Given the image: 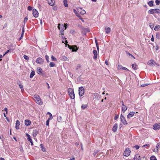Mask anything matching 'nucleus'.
I'll return each instance as SVG.
<instances>
[{
  "label": "nucleus",
  "mask_w": 160,
  "mask_h": 160,
  "mask_svg": "<svg viewBox=\"0 0 160 160\" xmlns=\"http://www.w3.org/2000/svg\"><path fill=\"white\" fill-rule=\"evenodd\" d=\"M68 25L67 23H64V24L60 23L59 24L58 28L60 30V32L62 33L64 30L66 29Z\"/></svg>",
  "instance_id": "nucleus-1"
},
{
  "label": "nucleus",
  "mask_w": 160,
  "mask_h": 160,
  "mask_svg": "<svg viewBox=\"0 0 160 160\" xmlns=\"http://www.w3.org/2000/svg\"><path fill=\"white\" fill-rule=\"evenodd\" d=\"M148 13L153 15L155 13L160 14V9L158 8L151 9L148 11Z\"/></svg>",
  "instance_id": "nucleus-2"
},
{
  "label": "nucleus",
  "mask_w": 160,
  "mask_h": 160,
  "mask_svg": "<svg viewBox=\"0 0 160 160\" xmlns=\"http://www.w3.org/2000/svg\"><path fill=\"white\" fill-rule=\"evenodd\" d=\"M68 91L71 99H74L75 97L74 90L71 88H69Z\"/></svg>",
  "instance_id": "nucleus-3"
},
{
  "label": "nucleus",
  "mask_w": 160,
  "mask_h": 160,
  "mask_svg": "<svg viewBox=\"0 0 160 160\" xmlns=\"http://www.w3.org/2000/svg\"><path fill=\"white\" fill-rule=\"evenodd\" d=\"M37 73L40 75H41L42 76L44 77L45 75V74L44 73V71L42 70V68L40 67H38L37 68Z\"/></svg>",
  "instance_id": "nucleus-4"
},
{
  "label": "nucleus",
  "mask_w": 160,
  "mask_h": 160,
  "mask_svg": "<svg viewBox=\"0 0 160 160\" xmlns=\"http://www.w3.org/2000/svg\"><path fill=\"white\" fill-rule=\"evenodd\" d=\"M131 151L130 148H127L125 149L123 153V155L126 157H128L130 155V154Z\"/></svg>",
  "instance_id": "nucleus-5"
},
{
  "label": "nucleus",
  "mask_w": 160,
  "mask_h": 160,
  "mask_svg": "<svg viewBox=\"0 0 160 160\" xmlns=\"http://www.w3.org/2000/svg\"><path fill=\"white\" fill-rule=\"evenodd\" d=\"M84 93V89L82 87H80L79 88V94L80 96H82Z\"/></svg>",
  "instance_id": "nucleus-6"
},
{
  "label": "nucleus",
  "mask_w": 160,
  "mask_h": 160,
  "mask_svg": "<svg viewBox=\"0 0 160 160\" xmlns=\"http://www.w3.org/2000/svg\"><path fill=\"white\" fill-rule=\"evenodd\" d=\"M120 119L122 123L124 125L128 124V122H127L125 118L122 115V114H121L120 115Z\"/></svg>",
  "instance_id": "nucleus-7"
},
{
  "label": "nucleus",
  "mask_w": 160,
  "mask_h": 160,
  "mask_svg": "<svg viewBox=\"0 0 160 160\" xmlns=\"http://www.w3.org/2000/svg\"><path fill=\"white\" fill-rule=\"evenodd\" d=\"M36 99L35 101L37 103L39 104V105H42V102L41 101V99L38 95H37L36 97H35Z\"/></svg>",
  "instance_id": "nucleus-8"
},
{
  "label": "nucleus",
  "mask_w": 160,
  "mask_h": 160,
  "mask_svg": "<svg viewBox=\"0 0 160 160\" xmlns=\"http://www.w3.org/2000/svg\"><path fill=\"white\" fill-rule=\"evenodd\" d=\"M153 128L155 130H159L160 128V123L155 124L153 126Z\"/></svg>",
  "instance_id": "nucleus-9"
},
{
  "label": "nucleus",
  "mask_w": 160,
  "mask_h": 160,
  "mask_svg": "<svg viewBox=\"0 0 160 160\" xmlns=\"http://www.w3.org/2000/svg\"><path fill=\"white\" fill-rule=\"evenodd\" d=\"M47 114L50 115V116L49 118L47 120L46 122V126H48L49 125V121L50 120L52 119L53 117H52V114L50 112H47Z\"/></svg>",
  "instance_id": "nucleus-10"
},
{
  "label": "nucleus",
  "mask_w": 160,
  "mask_h": 160,
  "mask_svg": "<svg viewBox=\"0 0 160 160\" xmlns=\"http://www.w3.org/2000/svg\"><path fill=\"white\" fill-rule=\"evenodd\" d=\"M37 63L39 64H42L44 62V60L40 57L38 58L36 60Z\"/></svg>",
  "instance_id": "nucleus-11"
},
{
  "label": "nucleus",
  "mask_w": 160,
  "mask_h": 160,
  "mask_svg": "<svg viewBox=\"0 0 160 160\" xmlns=\"http://www.w3.org/2000/svg\"><path fill=\"white\" fill-rule=\"evenodd\" d=\"M32 14L35 18H36L38 17V11L35 9H34L32 10Z\"/></svg>",
  "instance_id": "nucleus-12"
},
{
  "label": "nucleus",
  "mask_w": 160,
  "mask_h": 160,
  "mask_svg": "<svg viewBox=\"0 0 160 160\" xmlns=\"http://www.w3.org/2000/svg\"><path fill=\"white\" fill-rule=\"evenodd\" d=\"M26 136H27V139L31 143V145L32 146H33V142L32 141V140L30 136L28 134V133L26 134Z\"/></svg>",
  "instance_id": "nucleus-13"
},
{
  "label": "nucleus",
  "mask_w": 160,
  "mask_h": 160,
  "mask_svg": "<svg viewBox=\"0 0 160 160\" xmlns=\"http://www.w3.org/2000/svg\"><path fill=\"white\" fill-rule=\"evenodd\" d=\"M118 128V124L116 123L113 126L112 128V131L114 132H115L117 131Z\"/></svg>",
  "instance_id": "nucleus-14"
},
{
  "label": "nucleus",
  "mask_w": 160,
  "mask_h": 160,
  "mask_svg": "<svg viewBox=\"0 0 160 160\" xmlns=\"http://www.w3.org/2000/svg\"><path fill=\"white\" fill-rule=\"evenodd\" d=\"M122 110L123 112L124 113L127 110V107L123 103L122 104Z\"/></svg>",
  "instance_id": "nucleus-15"
},
{
  "label": "nucleus",
  "mask_w": 160,
  "mask_h": 160,
  "mask_svg": "<svg viewBox=\"0 0 160 160\" xmlns=\"http://www.w3.org/2000/svg\"><path fill=\"white\" fill-rule=\"evenodd\" d=\"M135 114V112H131L130 113H129L128 114L127 116V118H130L132 117L134 114Z\"/></svg>",
  "instance_id": "nucleus-16"
},
{
  "label": "nucleus",
  "mask_w": 160,
  "mask_h": 160,
  "mask_svg": "<svg viewBox=\"0 0 160 160\" xmlns=\"http://www.w3.org/2000/svg\"><path fill=\"white\" fill-rule=\"evenodd\" d=\"M72 48L71 49L72 52H76L78 48H77V46L76 45H72Z\"/></svg>",
  "instance_id": "nucleus-17"
},
{
  "label": "nucleus",
  "mask_w": 160,
  "mask_h": 160,
  "mask_svg": "<svg viewBox=\"0 0 160 160\" xmlns=\"http://www.w3.org/2000/svg\"><path fill=\"white\" fill-rule=\"evenodd\" d=\"M73 10L74 12V13H75L76 15L80 19H82V18L81 16H80V14L79 13H78L77 12V11L76 10V9H74Z\"/></svg>",
  "instance_id": "nucleus-18"
},
{
  "label": "nucleus",
  "mask_w": 160,
  "mask_h": 160,
  "mask_svg": "<svg viewBox=\"0 0 160 160\" xmlns=\"http://www.w3.org/2000/svg\"><path fill=\"white\" fill-rule=\"evenodd\" d=\"M48 4L51 6L54 5V0H48Z\"/></svg>",
  "instance_id": "nucleus-19"
},
{
  "label": "nucleus",
  "mask_w": 160,
  "mask_h": 160,
  "mask_svg": "<svg viewBox=\"0 0 160 160\" xmlns=\"http://www.w3.org/2000/svg\"><path fill=\"white\" fill-rule=\"evenodd\" d=\"M148 4L150 7H153L154 6L153 1L151 0L148 2Z\"/></svg>",
  "instance_id": "nucleus-20"
},
{
  "label": "nucleus",
  "mask_w": 160,
  "mask_h": 160,
  "mask_svg": "<svg viewBox=\"0 0 160 160\" xmlns=\"http://www.w3.org/2000/svg\"><path fill=\"white\" fill-rule=\"evenodd\" d=\"M20 125V122L18 120L16 121L15 128L16 129H18L19 128V126Z\"/></svg>",
  "instance_id": "nucleus-21"
},
{
  "label": "nucleus",
  "mask_w": 160,
  "mask_h": 160,
  "mask_svg": "<svg viewBox=\"0 0 160 160\" xmlns=\"http://www.w3.org/2000/svg\"><path fill=\"white\" fill-rule=\"evenodd\" d=\"M31 123V122L30 120H25V124L26 126L29 125Z\"/></svg>",
  "instance_id": "nucleus-22"
},
{
  "label": "nucleus",
  "mask_w": 160,
  "mask_h": 160,
  "mask_svg": "<svg viewBox=\"0 0 160 160\" xmlns=\"http://www.w3.org/2000/svg\"><path fill=\"white\" fill-rule=\"evenodd\" d=\"M134 160H140L141 159L140 156L138 154H136L134 158Z\"/></svg>",
  "instance_id": "nucleus-23"
},
{
  "label": "nucleus",
  "mask_w": 160,
  "mask_h": 160,
  "mask_svg": "<svg viewBox=\"0 0 160 160\" xmlns=\"http://www.w3.org/2000/svg\"><path fill=\"white\" fill-rule=\"evenodd\" d=\"M38 133V132L35 129L33 130L32 132V135L34 137H35Z\"/></svg>",
  "instance_id": "nucleus-24"
},
{
  "label": "nucleus",
  "mask_w": 160,
  "mask_h": 160,
  "mask_svg": "<svg viewBox=\"0 0 160 160\" xmlns=\"http://www.w3.org/2000/svg\"><path fill=\"white\" fill-rule=\"evenodd\" d=\"M154 63H155L152 60H149L148 63V64L150 66H153L154 65Z\"/></svg>",
  "instance_id": "nucleus-25"
},
{
  "label": "nucleus",
  "mask_w": 160,
  "mask_h": 160,
  "mask_svg": "<svg viewBox=\"0 0 160 160\" xmlns=\"http://www.w3.org/2000/svg\"><path fill=\"white\" fill-rule=\"evenodd\" d=\"M105 31L107 34H108L110 33L111 31V29L110 28L108 27L105 28Z\"/></svg>",
  "instance_id": "nucleus-26"
},
{
  "label": "nucleus",
  "mask_w": 160,
  "mask_h": 160,
  "mask_svg": "<svg viewBox=\"0 0 160 160\" xmlns=\"http://www.w3.org/2000/svg\"><path fill=\"white\" fill-rule=\"evenodd\" d=\"M132 68H133V69L135 70H137L138 68V66L137 64H135H135L133 63L132 64Z\"/></svg>",
  "instance_id": "nucleus-27"
},
{
  "label": "nucleus",
  "mask_w": 160,
  "mask_h": 160,
  "mask_svg": "<svg viewBox=\"0 0 160 160\" xmlns=\"http://www.w3.org/2000/svg\"><path fill=\"white\" fill-rule=\"evenodd\" d=\"M20 81H18V82L17 83V84L19 85V88L21 89V90L22 91V90H23V86L21 84H20Z\"/></svg>",
  "instance_id": "nucleus-28"
},
{
  "label": "nucleus",
  "mask_w": 160,
  "mask_h": 160,
  "mask_svg": "<svg viewBox=\"0 0 160 160\" xmlns=\"http://www.w3.org/2000/svg\"><path fill=\"white\" fill-rule=\"evenodd\" d=\"M158 30H160V25L157 24L154 28V30L155 31H157Z\"/></svg>",
  "instance_id": "nucleus-29"
},
{
  "label": "nucleus",
  "mask_w": 160,
  "mask_h": 160,
  "mask_svg": "<svg viewBox=\"0 0 160 160\" xmlns=\"http://www.w3.org/2000/svg\"><path fill=\"white\" fill-rule=\"evenodd\" d=\"M35 72L34 71H32L30 74V78H32L35 75Z\"/></svg>",
  "instance_id": "nucleus-30"
},
{
  "label": "nucleus",
  "mask_w": 160,
  "mask_h": 160,
  "mask_svg": "<svg viewBox=\"0 0 160 160\" xmlns=\"http://www.w3.org/2000/svg\"><path fill=\"white\" fill-rule=\"evenodd\" d=\"M24 33V26L23 25L22 26V32L21 37L22 38L23 37V34Z\"/></svg>",
  "instance_id": "nucleus-31"
},
{
  "label": "nucleus",
  "mask_w": 160,
  "mask_h": 160,
  "mask_svg": "<svg viewBox=\"0 0 160 160\" xmlns=\"http://www.w3.org/2000/svg\"><path fill=\"white\" fill-rule=\"evenodd\" d=\"M64 5L65 7H67L68 6V1L67 0H63Z\"/></svg>",
  "instance_id": "nucleus-32"
},
{
  "label": "nucleus",
  "mask_w": 160,
  "mask_h": 160,
  "mask_svg": "<svg viewBox=\"0 0 160 160\" xmlns=\"http://www.w3.org/2000/svg\"><path fill=\"white\" fill-rule=\"evenodd\" d=\"M88 107L87 104H82L81 106L82 109L84 110Z\"/></svg>",
  "instance_id": "nucleus-33"
},
{
  "label": "nucleus",
  "mask_w": 160,
  "mask_h": 160,
  "mask_svg": "<svg viewBox=\"0 0 160 160\" xmlns=\"http://www.w3.org/2000/svg\"><path fill=\"white\" fill-rule=\"evenodd\" d=\"M55 64L53 62H51L49 64L50 67H52L55 66Z\"/></svg>",
  "instance_id": "nucleus-34"
},
{
  "label": "nucleus",
  "mask_w": 160,
  "mask_h": 160,
  "mask_svg": "<svg viewBox=\"0 0 160 160\" xmlns=\"http://www.w3.org/2000/svg\"><path fill=\"white\" fill-rule=\"evenodd\" d=\"M150 160H157V159L154 156H152L150 157Z\"/></svg>",
  "instance_id": "nucleus-35"
},
{
  "label": "nucleus",
  "mask_w": 160,
  "mask_h": 160,
  "mask_svg": "<svg viewBox=\"0 0 160 160\" xmlns=\"http://www.w3.org/2000/svg\"><path fill=\"white\" fill-rule=\"evenodd\" d=\"M149 26L152 29L154 26V25L153 23H149Z\"/></svg>",
  "instance_id": "nucleus-36"
},
{
  "label": "nucleus",
  "mask_w": 160,
  "mask_h": 160,
  "mask_svg": "<svg viewBox=\"0 0 160 160\" xmlns=\"http://www.w3.org/2000/svg\"><path fill=\"white\" fill-rule=\"evenodd\" d=\"M126 52L127 55H129L130 56H131L133 58L135 59V57L131 54H130V53L128 52V51H126Z\"/></svg>",
  "instance_id": "nucleus-37"
},
{
  "label": "nucleus",
  "mask_w": 160,
  "mask_h": 160,
  "mask_svg": "<svg viewBox=\"0 0 160 160\" xmlns=\"http://www.w3.org/2000/svg\"><path fill=\"white\" fill-rule=\"evenodd\" d=\"M156 38L158 39H160V33L158 32L156 33Z\"/></svg>",
  "instance_id": "nucleus-38"
},
{
  "label": "nucleus",
  "mask_w": 160,
  "mask_h": 160,
  "mask_svg": "<svg viewBox=\"0 0 160 160\" xmlns=\"http://www.w3.org/2000/svg\"><path fill=\"white\" fill-rule=\"evenodd\" d=\"M28 20V17L27 16L25 17L24 18V21H23V23L24 24V25H25V23L27 22V20Z\"/></svg>",
  "instance_id": "nucleus-39"
},
{
  "label": "nucleus",
  "mask_w": 160,
  "mask_h": 160,
  "mask_svg": "<svg viewBox=\"0 0 160 160\" xmlns=\"http://www.w3.org/2000/svg\"><path fill=\"white\" fill-rule=\"evenodd\" d=\"M83 31H84L86 32H90L89 29L87 28H84L83 29Z\"/></svg>",
  "instance_id": "nucleus-40"
},
{
  "label": "nucleus",
  "mask_w": 160,
  "mask_h": 160,
  "mask_svg": "<svg viewBox=\"0 0 160 160\" xmlns=\"http://www.w3.org/2000/svg\"><path fill=\"white\" fill-rule=\"evenodd\" d=\"M62 59L64 61H67L68 59L67 57L65 56H62Z\"/></svg>",
  "instance_id": "nucleus-41"
},
{
  "label": "nucleus",
  "mask_w": 160,
  "mask_h": 160,
  "mask_svg": "<svg viewBox=\"0 0 160 160\" xmlns=\"http://www.w3.org/2000/svg\"><path fill=\"white\" fill-rule=\"evenodd\" d=\"M45 57L47 62H49V58L48 56L46 55H45Z\"/></svg>",
  "instance_id": "nucleus-42"
},
{
  "label": "nucleus",
  "mask_w": 160,
  "mask_h": 160,
  "mask_svg": "<svg viewBox=\"0 0 160 160\" xmlns=\"http://www.w3.org/2000/svg\"><path fill=\"white\" fill-rule=\"evenodd\" d=\"M123 67L120 65H118V69H122Z\"/></svg>",
  "instance_id": "nucleus-43"
},
{
  "label": "nucleus",
  "mask_w": 160,
  "mask_h": 160,
  "mask_svg": "<svg viewBox=\"0 0 160 160\" xmlns=\"http://www.w3.org/2000/svg\"><path fill=\"white\" fill-rule=\"evenodd\" d=\"M51 59L52 61H57V59L55 57H54L52 55L51 56Z\"/></svg>",
  "instance_id": "nucleus-44"
},
{
  "label": "nucleus",
  "mask_w": 160,
  "mask_h": 160,
  "mask_svg": "<svg viewBox=\"0 0 160 160\" xmlns=\"http://www.w3.org/2000/svg\"><path fill=\"white\" fill-rule=\"evenodd\" d=\"M23 57L25 59L27 60H28L29 59L28 57L26 55H24L23 56Z\"/></svg>",
  "instance_id": "nucleus-45"
},
{
  "label": "nucleus",
  "mask_w": 160,
  "mask_h": 160,
  "mask_svg": "<svg viewBox=\"0 0 160 160\" xmlns=\"http://www.w3.org/2000/svg\"><path fill=\"white\" fill-rule=\"evenodd\" d=\"M61 119H62V118L60 116H59L57 117V120L58 122H61Z\"/></svg>",
  "instance_id": "nucleus-46"
},
{
  "label": "nucleus",
  "mask_w": 160,
  "mask_h": 160,
  "mask_svg": "<svg viewBox=\"0 0 160 160\" xmlns=\"http://www.w3.org/2000/svg\"><path fill=\"white\" fill-rule=\"evenodd\" d=\"M155 3L156 5H158L160 4V1L157 0L155 1Z\"/></svg>",
  "instance_id": "nucleus-47"
},
{
  "label": "nucleus",
  "mask_w": 160,
  "mask_h": 160,
  "mask_svg": "<svg viewBox=\"0 0 160 160\" xmlns=\"http://www.w3.org/2000/svg\"><path fill=\"white\" fill-rule=\"evenodd\" d=\"M32 7L31 6H28L27 8L28 10L29 11L32 10Z\"/></svg>",
  "instance_id": "nucleus-48"
},
{
  "label": "nucleus",
  "mask_w": 160,
  "mask_h": 160,
  "mask_svg": "<svg viewBox=\"0 0 160 160\" xmlns=\"http://www.w3.org/2000/svg\"><path fill=\"white\" fill-rule=\"evenodd\" d=\"M149 84H148V83H146L145 84H142L141 85V87H144L147 86Z\"/></svg>",
  "instance_id": "nucleus-49"
},
{
  "label": "nucleus",
  "mask_w": 160,
  "mask_h": 160,
  "mask_svg": "<svg viewBox=\"0 0 160 160\" xmlns=\"http://www.w3.org/2000/svg\"><path fill=\"white\" fill-rule=\"evenodd\" d=\"M80 13L81 14L83 15L86 13V11L85 10H83L82 11L80 12Z\"/></svg>",
  "instance_id": "nucleus-50"
},
{
  "label": "nucleus",
  "mask_w": 160,
  "mask_h": 160,
  "mask_svg": "<svg viewBox=\"0 0 160 160\" xmlns=\"http://www.w3.org/2000/svg\"><path fill=\"white\" fill-rule=\"evenodd\" d=\"M118 117H119V116L118 115L116 114L115 115V116L114 117V119L115 120H116L118 118Z\"/></svg>",
  "instance_id": "nucleus-51"
},
{
  "label": "nucleus",
  "mask_w": 160,
  "mask_h": 160,
  "mask_svg": "<svg viewBox=\"0 0 160 160\" xmlns=\"http://www.w3.org/2000/svg\"><path fill=\"white\" fill-rule=\"evenodd\" d=\"M93 53L94 55L98 54L97 51L96 50H93Z\"/></svg>",
  "instance_id": "nucleus-52"
},
{
  "label": "nucleus",
  "mask_w": 160,
  "mask_h": 160,
  "mask_svg": "<svg viewBox=\"0 0 160 160\" xmlns=\"http://www.w3.org/2000/svg\"><path fill=\"white\" fill-rule=\"evenodd\" d=\"M70 32L72 34H75V32L74 30H72L70 31Z\"/></svg>",
  "instance_id": "nucleus-53"
},
{
  "label": "nucleus",
  "mask_w": 160,
  "mask_h": 160,
  "mask_svg": "<svg viewBox=\"0 0 160 160\" xmlns=\"http://www.w3.org/2000/svg\"><path fill=\"white\" fill-rule=\"evenodd\" d=\"M61 37L63 39L64 38H65V37L64 35L63 32H62V33H61Z\"/></svg>",
  "instance_id": "nucleus-54"
},
{
  "label": "nucleus",
  "mask_w": 160,
  "mask_h": 160,
  "mask_svg": "<svg viewBox=\"0 0 160 160\" xmlns=\"http://www.w3.org/2000/svg\"><path fill=\"white\" fill-rule=\"evenodd\" d=\"M134 147L136 149H138L139 148V146H138V145H136L135 146H134Z\"/></svg>",
  "instance_id": "nucleus-55"
},
{
  "label": "nucleus",
  "mask_w": 160,
  "mask_h": 160,
  "mask_svg": "<svg viewBox=\"0 0 160 160\" xmlns=\"http://www.w3.org/2000/svg\"><path fill=\"white\" fill-rule=\"evenodd\" d=\"M53 9L55 11L57 10V7L56 6H54L53 7Z\"/></svg>",
  "instance_id": "nucleus-56"
},
{
  "label": "nucleus",
  "mask_w": 160,
  "mask_h": 160,
  "mask_svg": "<svg viewBox=\"0 0 160 160\" xmlns=\"http://www.w3.org/2000/svg\"><path fill=\"white\" fill-rule=\"evenodd\" d=\"M97 55L98 54L94 55V56L93 57V58L94 59H96L97 58Z\"/></svg>",
  "instance_id": "nucleus-57"
},
{
  "label": "nucleus",
  "mask_w": 160,
  "mask_h": 160,
  "mask_svg": "<svg viewBox=\"0 0 160 160\" xmlns=\"http://www.w3.org/2000/svg\"><path fill=\"white\" fill-rule=\"evenodd\" d=\"M81 67V65L80 64H78L77 68H76V70H78V68Z\"/></svg>",
  "instance_id": "nucleus-58"
},
{
  "label": "nucleus",
  "mask_w": 160,
  "mask_h": 160,
  "mask_svg": "<svg viewBox=\"0 0 160 160\" xmlns=\"http://www.w3.org/2000/svg\"><path fill=\"white\" fill-rule=\"evenodd\" d=\"M67 45L68 46V48H69L70 49H71L72 48V46H71L68 44Z\"/></svg>",
  "instance_id": "nucleus-59"
},
{
  "label": "nucleus",
  "mask_w": 160,
  "mask_h": 160,
  "mask_svg": "<svg viewBox=\"0 0 160 160\" xmlns=\"http://www.w3.org/2000/svg\"><path fill=\"white\" fill-rule=\"evenodd\" d=\"M149 146V144H146L143 146L142 147H148Z\"/></svg>",
  "instance_id": "nucleus-60"
},
{
  "label": "nucleus",
  "mask_w": 160,
  "mask_h": 160,
  "mask_svg": "<svg viewBox=\"0 0 160 160\" xmlns=\"http://www.w3.org/2000/svg\"><path fill=\"white\" fill-rule=\"evenodd\" d=\"M98 152V150H96V151H95L94 152V153H93V155H94V156H95L96 154Z\"/></svg>",
  "instance_id": "nucleus-61"
},
{
  "label": "nucleus",
  "mask_w": 160,
  "mask_h": 160,
  "mask_svg": "<svg viewBox=\"0 0 160 160\" xmlns=\"http://www.w3.org/2000/svg\"><path fill=\"white\" fill-rule=\"evenodd\" d=\"M77 10L78 11V12H79V11H80V10H79V9H82V8H80V7H78V8H77Z\"/></svg>",
  "instance_id": "nucleus-62"
},
{
  "label": "nucleus",
  "mask_w": 160,
  "mask_h": 160,
  "mask_svg": "<svg viewBox=\"0 0 160 160\" xmlns=\"http://www.w3.org/2000/svg\"><path fill=\"white\" fill-rule=\"evenodd\" d=\"M122 69L126 71H129V70L128 68L124 67H123Z\"/></svg>",
  "instance_id": "nucleus-63"
},
{
  "label": "nucleus",
  "mask_w": 160,
  "mask_h": 160,
  "mask_svg": "<svg viewBox=\"0 0 160 160\" xmlns=\"http://www.w3.org/2000/svg\"><path fill=\"white\" fill-rule=\"evenodd\" d=\"M105 63L107 65H108V62L107 60H105Z\"/></svg>",
  "instance_id": "nucleus-64"
}]
</instances>
